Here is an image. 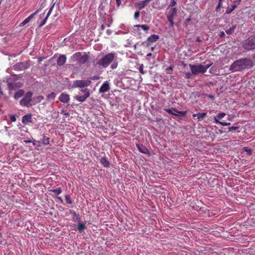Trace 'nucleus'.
<instances>
[{"mask_svg":"<svg viewBox=\"0 0 255 255\" xmlns=\"http://www.w3.org/2000/svg\"><path fill=\"white\" fill-rule=\"evenodd\" d=\"M254 65L253 59L248 57L240 58L235 61L230 66V70L233 72H241L251 69Z\"/></svg>","mask_w":255,"mask_h":255,"instance_id":"1","label":"nucleus"},{"mask_svg":"<svg viewBox=\"0 0 255 255\" xmlns=\"http://www.w3.org/2000/svg\"><path fill=\"white\" fill-rule=\"evenodd\" d=\"M117 60V56L115 52L109 53L100 59L99 64L102 68H106L112 63L113 60Z\"/></svg>","mask_w":255,"mask_h":255,"instance_id":"2","label":"nucleus"},{"mask_svg":"<svg viewBox=\"0 0 255 255\" xmlns=\"http://www.w3.org/2000/svg\"><path fill=\"white\" fill-rule=\"evenodd\" d=\"M212 64H198L192 65L190 64L189 67L192 74L194 75H197L199 73H204L206 72L207 70L211 66Z\"/></svg>","mask_w":255,"mask_h":255,"instance_id":"3","label":"nucleus"},{"mask_svg":"<svg viewBox=\"0 0 255 255\" xmlns=\"http://www.w3.org/2000/svg\"><path fill=\"white\" fill-rule=\"evenodd\" d=\"M33 95L31 91H28L24 94L23 97L19 101L20 105L27 108L31 107Z\"/></svg>","mask_w":255,"mask_h":255,"instance_id":"4","label":"nucleus"},{"mask_svg":"<svg viewBox=\"0 0 255 255\" xmlns=\"http://www.w3.org/2000/svg\"><path fill=\"white\" fill-rule=\"evenodd\" d=\"M71 59L74 61H77L78 64L81 65L88 62L89 59V56L86 53H85L83 55H82L81 53L78 52L75 53L72 56Z\"/></svg>","mask_w":255,"mask_h":255,"instance_id":"5","label":"nucleus"},{"mask_svg":"<svg viewBox=\"0 0 255 255\" xmlns=\"http://www.w3.org/2000/svg\"><path fill=\"white\" fill-rule=\"evenodd\" d=\"M242 47L248 51L255 49V34L251 35L244 40L242 43Z\"/></svg>","mask_w":255,"mask_h":255,"instance_id":"6","label":"nucleus"},{"mask_svg":"<svg viewBox=\"0 0 255 255\" xmlns=\"http://www.w3.org/2000/svg\"><path fill=\"white\" fill-rule=\"evenodd\" d=\"M92 83L90 80H77L73 81L72 88H84L89 86Z\"/></svg>","mask_w":255,"mask_h":255,"instance_id":"7","label":"nucleus"},{"mask_svg":"<svg viewBox=\"0 0 255 255\" xmlns=\"http://www.w3.org/2000/svg\"><path fill=\"white\" fill-rule=\"evenodd\" d=\"M30 61L25 62H20L15 63L12 66V69L15 71H21L28 69L30 67L31 64Z\"/></svg>","mask_w":255,"mask_h":255,"instance_id":"8","label":"nucleus"},{"mask_svg":"<svg viewBox=\"0 0 255 255\" xmlns=\"http://www.w3.org/2000/svg\"><path fill=\"white\" fill-rule=\"evenodd\" d=\"M7 86V89L9 91V95H12V91L16 90L17 89H20L23 86V84L22 82H9V81H6Z\"/></svg>","mask_w":255,"mask_h":255,"instance_id":"9","label":"nucleus"},{"mask_svg":"<svg viewBox=\"0 0 255 255\" xmlns=\"http://www.w3.org/2000/svg\"><path fill=\"white\" fill-rule=\"evenodd\" d=\"M177 9L176 7L171 8L169 9L168 13L167 14V18L169 22V26L172 27L174 25V18L176 15Z\"/></svg>","mask_w":255,"mask_h":255,"instance_id":"10","label":"nucleus"},{"mask_svg":"<svg viewBox=\"0 0 255 255\" xmlns=\"http://www.w3.org/2000/svg\"><path fill=\"white\" fill-rule=\"evenodd\" d=\"M159 38V36L158 35L152 34L149 36L146 40L141 43V45L148 47L151 43L156 42Z\"/></svg>","mask_w":255,"mask_h":255,"instance_id":"11","label":"nucleus"},{"mask_svg":"<svg viewBox=\"0 0 255 255\" xmlns=\"http://www.w3.org/2000/svg\"><path fill=\"white\" fill-rule=\"evenodd\" d=\"M110 89V82L108 81H106L101 86L99 92L100 93H105L109 91Z\"/></svg>","mask_w":255,"mask_h":255,"instance_id":"12","label":"nucleus"},{"mask_svg":"<svg viewBox=\"0 0 255 255\" xmlns=\"http://www.w3.org/2000/svg\"><path fill=\"white\" fill-rule=\"evenodd\" d=\"M136 146L140 152L147 155L150 154L149 150L145 146L142 144H140L139 143L136 144Z\"/></svg>","mask_w":255,"mask_h":255,"instance_id":"13","label":"nucleus"},{"mask_svg":"<svg viewBox=\"0 0 255 255\" xmlns=\"http://www.w3.org/2000/svg\"><path fill=\"white\" fill-rule=\"evenodd\" d=\"M25 91L23 89H18L14 94L13 97L15 100H18L19 98L23 97Z\"/></svg>","mask_w":255,"mask_h":255,"instance_id":"14","label":"nucleus"},{"mask_svg":"<svg viewBox=\"0 0 255 255\" xmlns=\"http://www.w3.org/2000/svg\"><path fill=\"white\" fill-rule=\"evenodd\" d=\"M151 0H145L139 1L135 3V5L138 7L139 10L143 8Z\"/></svg>","mask_w":255,"mask_h":255,"instance_id":"15","label":"nucleus"},{"mask_svg":"<svg viewBox=\"0 0 255 255\" xmlns=\"http://www.w3.org/2000/svg\"><path fill=\"white\" fill-rule=\"evenodd\" d=\"M39 11V9H37L33 13L31 14L28 17H27L25 20H24L22 22L19 24V26H23L27 23H28L31 19L34 17V16Z\"/></svg>","mask_w":255,"mask_h":255,"instance_id":"16","label":"nucleus"},{"mask_svg":"<svg viewBox=\"0 0 255 255\" xmlns=\"http://www.w3.org/2000/svg\"><path fill=\"white\" fill-rule=\"evenodd\" d=\"M54 5H55V3H53L51 6L50 7V8H49L48 11V13H47V15L46 16V17L41 21V23H40L39 25V27H41L42 26H43L46 23L48 17L49 16V15H50L52 10H53V8L54 6Z\"/></svg>","mask_w":255,"mask_h":255,"instance_id":"17","label":"nucleus"},{"mask_svg":"<svg viewBox=\"0 0 255 255\" xmlns=\"http://www.w3.org/2000/svg\"><path fill=\"white\" fill-rule=\"evenodd\" d=\"M32 115L31 114H27L22 117V123L26 125L28 123H32Z\"/></svg>","mask_w":255,"mask_h":255,"instance_id":"18","label":"nucleus"},{"mask_svg":"<svg viewBox=\"0 0 255 255\" xmlns=\"http://www.w3.org/2000/svg\"><path fill=\"white\" fill-rule=\"evenodd\" d=\"M59 101L63 103H67L70 100V96L67 94L63 93L59 97Z\"/></svg>","mask_w":255,"mask_h":255,"instance_id":"19","label":"nucleus"},{"mask_svg":"<svg viewBox=\"0 0 255 255\" xmlns=\"http://www.w3.org/2000/svg\"><path fill=\"white\" fill-rule=\"evenodd\" d=\"M90 95V93H87V94H84V95L82 96H76L74 97V98L76 99L77 101L80 102H84L86 101V100L88 98Z\"/></svg>","mask_w":255,"mask_h":255,"instance_id":"20","label":"nucleus"},{"mask_svg":"<svg viewBox=\"0 0 255 255\" xmlns=\"http://www.w3.org/2000/svg\"><path fill=\"white\" fill-rule=\"evenodd\" d=\"M44 99V97L43 96H38L36 97H32V104L31 106H34L41 102L42 100Z\"/></svg>","mask_w":255,"mask_h":255,"instance_id":"21","label":"nucleus"},{"mask_svg":"<svg viewBox=\"0 0 255 255\" xmlns=\"http://www.w3.org/2000/svg\"><path fill=\"white\" fill-rule=\"evenodd\" d=\"M22 78V75L19 74H11L10 77L6 80V81H9V82H14L18 80L21 79Z\"/></svg>","mask_w":255,"mask_h":255,"instance_id":"22","label":"nucleus"},{"mask_svg":"<svg viewBox=\"0 0 255 255\" xmlns=\"http://www.w3.org/2000/svg\"><path fill=\"white\" fill-rule=\"evenodd\" d=\"M66 61V57L65 55H61L57 60V63L58 66H63Z\"/></svg>","mask_w":255,"mask_h":255,"instance_id":"23","label":"nucleus"},{"mask_svg":"<svg viewBox=\"0 0 255 255\" xmlns=\"http://www.w3.org/2000/svg\"><path fill=\"white\" fill-rule=\"evenodd\" d=\"M70 213L73 215L72 218L75 222H78V223L80 222L81 218L80 216L76 213V212L74 210H70Z\"/></svg>","mask_w":255,"mask_h":255,"instance_id":"24","label":"nucleus"},{"mask_svg":"<svg viewBox=\"0 0 255 255\" xmlns=\"http://www.w3.org/2000/svg\"><path fill=\"white\" fill-rule=\"evenodd\" d=\"M100 163L105 167H109L110 165V162L106 157H102L100 159Z\"/></svg>","mask_w":255,"mask_h":255,"instance_id":"25","label":"nucleus"},{"mask_svg":"<svg viewBox=\"0 0 255 255\" xmlns=\"http://www.w3.org/2000/svg\"><path fill=\"white\" fill-rule=\"evenodd\" d=\"M207 116L206 113H198L197 114H194L193 115V117H197L198 121L203 120V119Z\"/></svg>","mask_w":255,"mask_h":255,"instance_id":"26","label":"nucleus"},{"mask_svg":"<svg viewBox=\"0 0 255 255\" xmlns=\"http://www.w3.org/2000/svg\"><path fill=\"white\" fill-rule=\"evenodd\" d=\"M173 111L175 112V116L179 117V116H182L185 117L187 114V112L185 111H178L176 110L175 108H172Z\"/></svg>","mask_w":255,"mask_h":255,"instance_id":"27","label":"nucleus"},{"mask_svg":"<svg viewBox=\"0 0 255 255\" xmlns=\"http://www.w3.org/2000/svg\"><path fill=\"white\" fill-rule=\"evenodd\" d=\"M85 224L86 223H78V231L79 233H81L83 230L86 229Z\"/></svg>","mask_w":255,"mask_h":255,"instance_id":"28","label":"nucleus"},{"mask_svg":"<svg viewBox=\"0 0 255 255\" xmlns=\"http://www.w3.org/2000/svg\"><path fill=\"white\" fill-rule=\"evenodd\" d=\"M237 7V5L235 4L232 5L231 7H228L226 11V13H231Z\"/></svg>","mask_w":255,"mask_h":255,"instance_id":"29","label":"nucleus"},{"mask_svg":"<svg viewBox=\"0 0 255 255\" xmlns=\"http://www.w3.org/2000/svg\"><path fill=\"white\" fill-rule=\"evenodd\" d=\"M136 27H141L144 31H148L149 27L146 24H136L134 26Z\"/></svg>","mask_w":255,"mask_h":255,"instance_id":"30","label":"nucleus"},{"mask_svg":"<svg viewBox=\"0 0 255 255\" xmlns=\"http://www.w3.org/2000/svg\"><path fill=\"white\" fill-rule=\"evenodd\" d=\"M236 27V25H233L230 28L227 29L225 30L226 33L227 34L230 35L233 34L234 32L235 29Z\"/></svg>","mask_w":255,"mask_h":255,"instance_id":"31","label":"nucleus"},{"mask_svg":"<svg viewBox=\"0 0 255 255\" xmlns=\"http://www.w3.org/2000/svg\"><path fill=\"white\" fill-rule=\"evenodd\" d=\"M50 191L55 193V195H59L60 193H61L62 189H61V188H57L56 189H51Z\"/></svg>","mask_w":255,"mask_h":255,"instance_id":"32","label":"nucleus"},{"mask_svg":"<svg viewBox=\"0 0 255 255\" xmlns=\"http://www.w3.org/2000/svg\"><path fill=\"white\" fill-rule=\"evenodd\" d=\"M225 0H219L218 4L216 7V11L217 12L220 11L221 7L222 6V3Z\"/></svg>","mask_w":255,"mask_h":255,"instance_id":"33","label":"nucleus"},{"mask_svg":"<svg viewBox=\"0 0 255 255\" xmlns=\"http://www.w3.org/2000/svg\"><path fill=\"white\" fill-rule=\"evenodd\" d=\"M56 93H54V92H52L50 94H48L47 96V99L49 100H54V99L55 98V97H56Z\"/></svg>","mask_w":255,"mask_h":255,"instance_id":"34","label":"nucleus"},{"mask_svg":"<svg viewBox=\"0 0 255 255\" xmlns=\"http://www.w3.org/2000/svg\"><path fill=\"white\" fill-rule=\"evenodd\" d=\"M42 143L44 145H48L49 144V138L46 137L43 135L42 139Z\"/></svg>","mask_w":255,"mask_h":255,"instance_id":"35","label":"nucleus"},{"mask_svg":"<svg viewBox=\"0 0 255 255\" xmlns=\"http://www.w3.org/2000/svg\"><path fill=\"white\" fill-rule=\"evenodd\" d=\"M112 62L113 63H112V64L111 65V68L112 69H116L118 65V62H117V60H113V61Z\"/></svg>","mask_w":255,"mask_h":255,"instance_id":"36","label":"nucleus"},{"mask_svg":"<svg viewBox=\"0 0 255 255\" xmlns=\"http://www.w3.org/2000/svg\"><path fill=\"white\" fill-rule=\"evenodd\" d=\"M244 150L247 152V154L249 155H251L253 153V150L249 148L248 147H244Z\"/></svg>","mask_w":255,"mask_h":255,"instance_id":"37","label":"nucleus"},{"mask_svg":"<svg viewBox=\"0 0 255 255\" xmlns=\"http://www.w3.org/2000/svg\"><path fill=\"white\" fill-rule=\"evenodd\" d=\"M65 200L68 204H71L72 203V200L69 195H65Z\"/></svg>","mask_w":255,"mask_h":255,"instance_id":"38","label":"nucleus"},{"mask_svg":"<svg viewBox=\"0 0 255 255\" xmlns=\"http://www.w3.org/2000/svg\"><path fill=\"white\" fill-rule=\"evenodd\" d=\"M239 128H240V127H238V126H232V127H229L228 128V131H229L234 132L236 130L239 129Z\"/></svg>","mask_w":255,"mask_h":255,"instance_id":"39","label":"nucleus"},{"mask_svg":"<svg viewBox=\"0 0 255 255\" xmlns=\"http://www.w3.org/2000/svg\"><path fill=\"white\" fill-rule=\"evenodd\" d=\"M226 115V114L225 113H219L216 116V118H218V119L221 120L222 118H223Z\"/></svg>","mask_w":255,"mask_h":255,"instance_id":"40","label":"nucleus"},{"mask_svg":"<svg viewBox=\"0 0 255 255\" xmlns=\"http://www.w3.org/2000/svg\"><path fill=\"white\" fill-rule=\"evenodd\" d=\"M8 117L9 118L11 122H15L16 120L15 115L8 114Z\"/></svg>","mask_w":255,"mask_h":255,"instance_id":"41","label":"nucleus"},{"mask_svg":"<svg viewBox=\"0 0 255 255\" xmlns=\"http://www.w3.org/2000/svg\"><path fill=\"white\" fill-rule=\"evenodd\" d=\"M88 79L90 80L91 81L92 80H97L100 79V76L98 75H94L90 77Z\"/></svg>","mask_w":255,"mask_h":255,"instance_id":"42","label":"nucleus"},{"mask_svg":"<svg viewBox=\"0 0 255 255\" xmlns=\"http://www.w3.org/2000/svg\"><path fill=\"white\" fill-rule=\"evenodd\" d=\"M100 62V59L99 60H97V59H95L93 61L92 63H93V65L94 66H96V65H98L99 67H101V65L100 64H99V63Z\"/></svg>","mask_w":255,"mask_h":255,"instance_id":"43","label":"nucleus"},{"mask_svg":"<svg viewBox=\"0 0 255 255\" xmlns=\"http://www.w3.org/2000/svg\"><path fill=\"white\" fill-rule=\"evenodd\" d=\"M176 4V1L174 0H171L169 5L168 6L167 9H169L170 7L173 6Z\"/></svg>","mask_w":255,"mask_h":255,"instance_id":"44","label":"nucleus"},{"mask_svg":"<svg viewBox=\"0 0 255 255\" xmlns=\"http://www.w3.org/2000/svg\"><path fill=\"white\" fill-rule=\"evenodd\" d=\"M164 111H165L166 112H167L169 114L173 115L174 116L175 115V113L173 112V110L172 108H171L170 109H165Z\"/></svg>","mask_w":255,"mask_h":255,"instance_id":"45","label":"nucleus"},{"mask_svg":"<svg viewBox=\"0 0 255 255\" xmlns=\"http://www.w3.org/2000/svg\"><path fill=\"white\" fill-rule=\"evenodd\" d=\"M191 18L190 17H188L185 20L184 22V25H185V26H188V25L190 24V22L191 21Z\"/></svg>","mask_w":255,"mask_h":255,"instance_id":"46","label":"nucleus"},{"mask_svg":"<svg viewBox=\"0 0 255 255\" xmlns=\"http://www.w3.org/2000/svg\"><path fill=\"white\" fill-rule=\"evenodd\" d=\"M192 75H193V74H192V72H191V73L187 72L185 74V78L186 79H190L191 78Z\"/></svg>","mask_w":255,"mask_h":255,"instance_id":"47","label":"nucleus"},{"mask_svg":"<svg viewBox=\"0 0 255 255\" xmlns=\"http://www.w3.org/2000/svg\"><path fill=\"white\" fill-rule=\"evenodd\" d=\"M139 71L140 73L142 74H144L145 73V72L143 71V64H141L139 67Z\"/></svg>","mask_w":255,"mask_h":255,"instance_id":"48","label":"nucleus"},{"mask_svg":"<svg viewBox=\"0 0 255 255\" xmlns=\"http://www.w3.org/2000/svg\"><path fill=\"white\" fill-rule=\"evenodd\" d=\"M173 69V67L172 66H170L167 68H166V71H167V74H171L170 72H169V71H172Z\"/></svg>","mask_w":255,"mask_h":255,"instance_id":"49","label":"nucleus"},{"mask_svg":"<svg viewBox=\"0 0 255 255\" xmlns=\"http://www.w3.org/2000/svg\"><path fill=\"white\" fill-rule=\"evenodd\" d=\"M139 15H140L139 11H135V13H134V18L135 19H137L139 17Z\"/></svg>","mask_w":255,"mask_h":255,"instance_id":"50","label":"nucleus"},{"mask_svg":"<svg viewBox=\"0 0 255 255\" xmlns=\"http://www.w3.org/2000/svg\"><path fill=\"white\" fill-rule=\"evenodd\" d=\"M81 92L84 93V94H87V93H90L89 90L87 88H81Z\"/></svg>","mask_w":255,"mask_h":255,"instance_id":"51","label":"nucleus"},{"mask_svg":"<svg viewBox=\"0 0 255 255\" xmlns=\"http://www.w3.org/2000/svg\"><path fill=\"white\" fill-rule=\"evenodd\" d=\"M61 114L64 115L68 117L69 116V113L67 112L65 110H62L61 112Z\"/></svg>","mask_w":255,"mask_h":255,"instance_id":"52","label":"nucleus"},{"mask_svg":"<svg viewBox=\"0 0 255 255\" xmlns=\"http://www.w3.org/2000/svg\"><path fill=\"white\" fill-rule=\"evenodd\" d=\"M214 123L216 124H219L221 121H220V119H218V118H216V116H215L214 118Z\"/></svg>","mask_w":255,"mask_h":255,"instance_id":"53","label":"nucleus"},{"mask_svg":"<svg viewBox=\"0 0 255 255\" xmlns=\"http://www.w3.org/2000/svg\"><path fill=\"white\" fill-rule=\"evenodd\" d=\"M220 38H223L225 36V34L224 31H221L219 34Z\"/></svg>","mask_w":255,"mask_h":255,"instance_id":"54","label":"nucleus"},{"mask_svg":"<svg viewBox=\"0 0 255 255\" xmlns=\"http://www.w3.org/2000/svg\"><path fill=\"white\" fill-rule=\"evenodd\" d=\"M215 84V82L214 81H210L208 82V85H212L213 86Z\"/></svg>","mask_w":255,"mask_h":255,"instance_id":"55","label":"nucleus"},{"mask_svg":"<svg viewBox=\"0 0 255 255\" xmlns=\"http://www.w3.org/2000/svg\"><path fill=\"white\" fill-rule=\"evenodd\" d=\"M116 3L118 6H119L121 3V0H116Z\"/></svg>","mask_w":255,"mask_h":255,"instance_id":"56","label":"nucleus"},{"mask_svg":"<svg viewBox=\"0 0 255 255\" xmlns=\"http://www.w3.org/2000/svg\"><path fill=\"white\" fill-rule=\"evenodd\" d=\"M233 116H232L231 115H228V119L229 121H232V119H233Z\"/></svg>","mask_w":255,"mask_h":255,"instance_id":"57","label":"nucleus"},{"mask_svg":"<svg viewBox=\"0 0 255 255\" xmlns=\"http://www.w3.org/2000/svg\"><path fill=\"white\" fill-rule=\"evenodd\" d=\"M57 198L60 201L61 203H63V201L62 198H61L60 197H57Z\"/></svg>","mask_w":255,"mask_h":255,"instance_id":"58","label":"nucleus"},{"mask_svg":"<svg viewBox=\"0 0 255 255\" xmlns=\"http://www.w3.org/2000/svg\"><path fill=\"white\" fill-rule=\"evenodd\" d=\"M36 142H38V143H40V142L39 141H36L35 140H33V141H32V142L33 143V145H36Z\"/></svg>","mask_w":255,"mask_h":255,"instance_id":"59","label":"nucleus"},{"mask_svg":"<svg viewBox=\"0 0 255 255\" xmlns=\"http://www.w3.org/2000/svg\"><path fill=\"white\" fill-rule=\"evenodd\" d=\"M106 32H107V33L109 35H110V34H111V33H112L111 30H110V29H107V31H106Z\"/></svg>","mask_w":255,"mask_h":255,"instance_id":"60","label":"nucleus"},{"mask_svg":"<svg viewBox=\"0 0 255 255\" xmlns=\"http://www.w3.org/2000/svg\"><path fill=\"white\" fill-rule=\"evenodd\" d=\"M24 142L26 143H28L32 142V141L31 140H24Z\"/></svg>","mask_w":255,"mask_h":255,"instance_id":"61","label":"nucleus"},{"mask_svg":"<svg viewBox=\"0 0 255 255\" xmlns=\"http://www.w3.org/2000/svg\"><path fill=\"white\" fill-rule=\"evenodd\" d=\"M226 122H220V124L223 126H226Z\"/></svg>","mask_w":255,"mask_h":255,"instance_id":"62","label":"nucleus"},{"mask_svg":"<svg viewBox=\"0 0 255 255\" xmlns=\"http://www.w3.org/2000/svg\"><path fill=\"white\" fill-rule=\"evenodd\" d=\"M105 25H104V24H102V25H101V29L102 30H104L105 29Z\"/></svg>","mask_w":255,"mask_h":255,"instance_id":"63","label":"nucleus"},{"mask_svg":"<svg viewBox=\"0 0 255 255\" xmlns=\"http://www.w3.org/2000/svg\"><path fill=\"white\" fill-rule=\"evenodd\" d=\"M196 41L198 42H200L202 41V40L200 39V38L199 37H198L196 40Z\"/></svg>","mask_w":255,"mask_h":255,"instance_id":"64","label":"nucleus"}]
</instances>
